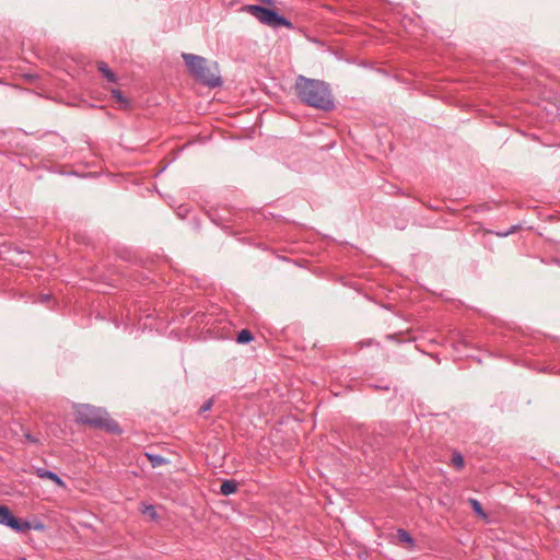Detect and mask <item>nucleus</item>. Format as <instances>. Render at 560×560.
Instances as JSON below:
<instances>
[{
  "instance_id": "obj_1",
  "label": "nucleus",
  "mask_w": 560,
  "mask_h": 560,
  "mask_svg": "<svg viewBox=\"0 0 560 560\" xmlns=\"http://www.w3.org/2000/svg\"><path fill=\"white\" fill-rule=\"evenodd\" d=\"M294 90L299 100L307 106L325 112L335 107L329 85L322 80L299 75L295 80Z\"/></svg>"
},
{
  "instance_id": "obj_2",
  "label": "nucleus",
  "mask_w": 560,
  "mask_h": 560,
  "mask_svg": "<svg viewBox=\"0 0 560 560\" xmlns=\"http://www.w3.org/2000/svg\"><path fill=\"white\" fill-rule=\"evenodd\" d=\"M182 57L196 81L208 88L222 85L217 62L209 63L206 58L188 52H184Z\"/></svg>"
},
{
  "instance_id": "obj_3",
  "label": "nucleus",
  "mask_w": 560,
  "mask_h": 560,
  "mask_svg": "<svg viewBox=\"0 0 560 560\" xmlns=\"http://www.w3.org/2000/svg\"><path fill=\"white\" fill-rule=\"evenodd\" d=\"M75 421L110 433L120 431L118 423L105 410L86 404L75 406Z\"/></svg>"
},
{
  "instance_id": "obj_4",
  "label": "nucleus",
  "mask_w": 560,
  "mask_h": 560,
  "mask_svg": "<svg viewBox=\"0 0 560 560\" xmlns=\"http://www.w3.org/2000/svg\"><path fill=\"white\" fill-rule=\"evenodd\" d=\"M0 524L5 525L16 533H25L31 528L39 529L43 528V525L32 526L30 522L22 521L15 517L10 509L5 505H0Z\"/></svg>"
},
{
  "instance_id": "obj_5",
  "label": "nucleus",
  "mask_w": 560,
  "mask_h": 560,
  "mask_svg": "<svg viewBox=\"0 0 560 560\" xmlns=\"http://www.w3.org/2000/svg\"><path fill=\"white\" fill-rule=\"evenodd\" d=\"M246 12H248L260 23L276 28V23L277 20L279 19V13L277 11H273L261 5L250 4L246 7Z\"/></svg>"
},
{
  "instance_id": "obj_6",
  "label": "nucleus",
  "mask_w": 560,
  "mask_h": 560,
  "mask_svg": "<svg viewBox=\"0 0 560 560\" xmlns=\"http://www.w3.org/2000/svg\"><path fill=\"white\" fill-rule=\"evenodd\" d=\"M97 70L103 74L107 81L115 83L117 82V75L108 68L107 63L104 61L97 62Z\"/></svg>"
},
{
  "instance_id": "obj_7",
  "label": "nucleus",
  "mask_w": 560,
  "mask_h": 560,
  "mask_svg": "<svg viewBox=\"0 0 560 560\" xmlns=\"http://www.w3.org/2000/svg\"><path fill=\"white\" fill-rule=\"evenodd\" d=\"M237 482L233 479L224 480L220 487V493L223 495H230L237 491Z\"/></svg>"
},
{
  "instance_id": "obj_8",
  "label": "nucleus",
  "mask_w": 560,
  "mask_h": 560,
  "mask_svg": "<svg viewBox=\"0 0 560 560\" xmlns=\"http://www.w3.org/2000/svg\"><path fill=\"white\" fill-rule=\"evenodd\" d=\"M397 538H398V540L400 542H404V544L408 545L409 548H413L415 547V539L404 528L397 529Z\"/></svg>"
},
{
  "instance_id": "obj_9",
  "label": "nucleus",
  "mask_w": 560,
  "mask_h": 560,
  "mask_svg": "<svg viewBox=\"0 0 560 560\" xmlns=\"http://www.w3.org/2000/svg\"><path fill=\"white\" fill-rule=\"evenodd\" d=\"M38 476L42 477V478H47L49 480H52L56 485H58L60 487L65 486V483L61 480V478L57 474H55V472H52L50 470L39 469L38 470Z\"/></svg>"
},
{
  "instance_id": "obj_10",
  "label": "nucleus",
  "mask_w": 560,
  "mask_h": 560,
  "mask_svg": "<svg viewBox=\"0 0 560 560\" xmlns=\"http://www.w3.org/2000/svg\"><path fill=\"white\" fill-rule=\"evenodd\" d=\"M112 95L119 103L121 109H128L130 107L129 100L126 98L119 90H112Z\"/></svg>"
},
{
  "instance_id": "obj_11",
  "label": "nucleus",
  "mask_w": 560,
  "mask_h": 560,
  "mask_svg": "<svg viewBox=\"0 0 560 560\" xmlns=\"http://www.w3.org/2000/svg\"><path fill=\"white\" fill-rule=\"evenodd\" d=\"M451 463H452L453 467L456 468L457 470H460L464 468L465 459H464V456L460 454V452H458L456 450L452 452Z\"/></svg>"
},
{
  "instance_id": "obj_12",
  "label": "nucleus",
  "mask_w": 560,
  "mask_h": 560,
  "mask_svg": "<svg viewBox=\"0 0 560 560\" xmlns=\"http://www.w3.org/2000/svg\"><path fill=\"white\" fill-rule=\"evenodd\" d=\"M145 456L148 457V459L151 463V466L153 468L163 466L168 463V460L161 455L147 453Z\"/></svg>"
},
{
  "instance_id": "obj_13",
  "label": "nucleus",
  "mask_w": 560,
  "mask_h": 560,
  "mask_svg": "<svg viewBox=\"0 0 560 560\" xmlns=\"http://www.w3.org/2000/svg\"><path fill=\"white\" fill-rule=\"evenodd\" d=\"M254 339V335L248 329H243L238 332L236 341L238 343H248Z\"/></svg>"
},
{
  "instance_id": "obj_14",
  "label": "nucleus",
  "mask_w": 560,
  "mask_h": 560,
  "mask_svg": "<svg viewBox=\"0 0 560 560\" xmlns=\"http://www.w3.org/2000/svg\"><path fill=\"white\" fill-rule=\"evenodd\" d=\"M469 504L471 505L474 512L479 515L480 517L482 518H486L487 517V514L485 513V511L482 510V506L480 504V502L477 500V499H472L470 498L468 500Z\"/></svg>"
},
{
  "instance_id": "obj_15",
  "label": "nucleus",
  "mask_w": 560,
  "mask_h": 560,
  "mask_svg": "<svg viewBox=\"0 0 560 560\" xmlns=\"http://www.w3.org/2000/svg\"><path fill=\"white\" fill-rule=\"evenodd\" d=\"M280 26H284L287 28H290V30H293L294 26L292 24V22H290L288 19H285L283 15H280L279 14V19L277 20V23H276V28L277 27H280Z\"/></svg>"
},
{
  "instance_id": "obj_16",
  "label": "nucleus",
  "mask_w": 560,
  "mask_h": 560,
  "mask_svg": "<svg viewBox=\"0 0 560 560\" xmlns=\"http://www.w3.org/2000/svg\"><path fill=\"white\" fill-rule=\"evenodd\" d=\"M212 407V400L209 399L207 401L203 402V405L200 407L199 409V413H203L206 411H209Z\"/></svg>"
},
{
  "instance_id": "obj_17",
  "label": "nucleus",
  "mask_w": 560,
  "mask_h": 560,
  "mask_svg": "<svg viewBox=\"0 0 560 560\" xmlns=\"http://www.w3.org/2000/svg\"><path fill=\"white\" fill-rule=\"evenodd\" d=\"M402 336V332H399V334H388L386 336V339L387 340H392V341H397V342H401V337Z\"/></svg>"
},
{
  "instance_id": "obj_18",
  "label": "nucleus",
  "mask_w": 560,
  "mask_h": 560,
  "mask_svg": "<svg viewBox=\"0 0 560 560\" xmlns=\"http://www.w3.org/2000/svg\"><path fill=\"white\" fill-rule=\"evenodd\" d=\"M24 436H25L26 441H28L30 443H37L38 442V440L34 435H32L30 433H26Z\"/></svg>"
},
{
  "instance_id": "obj_19",
  "label": "nucleus",
  "mask_w": 560,
  "mask_h": 560,
  "mask_svg": "<svg viewBox=\"0 0 560 560\" xmlns=\"http://www.w3.org/2000/svg\"><path fill=\"white\" fill-rule=\"evenodd\" d=\"M510 234H512V231H505V232L500 231V232L497 233V235L500 236V237H506Z\"/></svg>"
},
{
  "instance_id": "obj_20",
  "label": "nucleus",
  "mask_w": 560,
  "mask_h": 560,
  "mask_svg": "<svg viewBox=\"0 0 560 560\" xmlns=\"http://www.w3.org/2000/svg\"><path fill=\"white\" fill-rule=\"evenodd\" d=\"M260 1L268 5H273V0H260Z\"/></svg>"
},
{
  "instance_id": "obj_21",
  "label": "nucleus",
  "mask_w": 560,
  "mask_h": 560,
  "mask_svg": "<svg viewBox=\"0 0 560 560\" xmlns=\"http://www.w3.org/2000/svg\"><path fill=\"white\" fill-rule=\"evenodd\" d=\"M50 300V295H43V302H48Z\"/></svg>"
},
{
  "instance_id": "obj_22",
  "label": "nucleus",
  "mask_w": 560,
  "mask_h": 560,
  "mask_svg": "<svg viewBox=\"0 0 560 560\" xmlns=\"http://www.w3.org/2000/svg\"><path fill=\"white\" fill-rule=\"evenodd\" d=\"M517 230V225H513L509 231H512L514 233Z\"/></svg>"
},
{
  "instance_id": "obj_23",
  "label": "nucleus",
  "mask_w": 560,
  "mask_h": 560,
  "mask_svg": "<svg viewBox=\"0 0 560 560\" xmlns=\"http://www.w3.org/2000/svg\"><path fill=\"white\" fill-rule=\"evenodd\" d=\"M22 560H26L25 558H22Z\"/></svg>"
}]
</instances>
